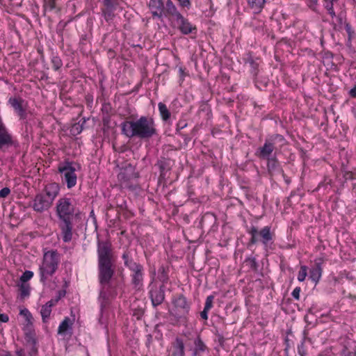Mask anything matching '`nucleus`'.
<instances>
[{
  "label": "nucleus",
  "mask_w": 356,
  "mask_h": 356,
  "mask_svg": "<svg viewBox=\"0 0 356 356\" xmlns=\"http://www.w3.org/2000/svg\"><path fill=\"white\" fill-rule=\"evenodd\" d=\"M103 3L104 6L106 7L105 8H114L112 0H104Z\"/></svg>",
  "instance_id": "nucleus-46"
},
{
  "label": "nucleus",
  "mask_w": 356,
  "mask_h": 356,
  "mask_svg": "<svg viewBox=\"0 0 356 356\" xmlns=\"http://www.w3.org/2000/svg\"><path fill=\"white\" fill-rule=\"evenodd\" d=\"M60 187L56 183L46 185L43 192L35 195L32 204L33 210L37 212H42L49 209L58 195Z\"/></svg>",
  "instance_id": "nucleus-4"
},
{
  "label": "nucleus",
  "mask_w": 356,
  "mask_h": 356,
  "mask_svg": "<svg viewBox=\"0 0 356 356\" xmlns=\"http://www.w3.org/2000/svg\"><path fill=\"white\" fill-rule=\"evenodd\" d=\"M285 181H286V183H289V179H285Z\"/></svg>",
  "instance_id": "nucleus-58"
},
{
  "label": "nucleus",
  "mask_w": 356,
  "mask_h": 356,
  "mask_svg": "<svg viewBox=\"0 0 356 356\" xmlns=\"http://www.w3.org/2000/svg\"><path fill=\"white\" fill-rule=\"evenodd\" d=\"M20 314L22 315L26 321V324H33V316L31 312L26 308L20 310Z\"/></svg>",
  "instance_id": "nucleus-32"
},
{
  "label": "nucleus",
  "mask_w": 356,
  "mask_h": 356,
  "mask_svg": "<svg viewBox=\"0 0 356 356\" xmlns=\"http://www.w3.org/2000/svg\"><path fill=\"white\" fill-rule=\"evenodd\" d=\"M158 108L162 120L165 122L168 121L170 118L171 113L166 105L163 102H159L158 104Z\"/></svg>",
  "instance_id": "nucleus-24"
},
{
  "label": "nucleus",
  "mask_w": 356,
  "mask_h": 356,
  "mask_svg": "<svg viewBox=\"0 0 356 356\" xmlns=\"http://www.w3.org/2000/svg\"><path fill=\"white\" fill-rule=\"evenodd\" d=\"M300 291L301 290L300 287H296L291 293V296H293V298L298 300L300 299Z\"/></svg>",
  "instance_id": "nucleus-43"
},
{
  "label": "nucleus",
  "mask_w": 356,
  "mask_h": 356,
  "mask_svg": "<svg viewBox=\"0 0 356 356\" xmlns=\"http://www.w3.org/2000/svg\"><path fill=\"white\" fill-rule=\"evenodd\" d=\"M38 348L36 346H31L30 350L26 353V356H36Z\"/></svg>",
  "instance_id": "nucleus-45"
},
{
  "label": "nucleus",
  "mask_w": 356,
  "mask_h": 356,
  "mask_svg": "<svg viewBox=\"0 0 356 356\" xmlns=\"http://www.w3.org/2000/svg\"><path fill=\"white\" fill-rule=\"evenodd\" d=\"M129 270L131 271V284L133 289L136 291L141 290L143 286L145 275L143 265L140 264L136 268H131Z\"/></svg>",
  "instance_id": "nucleus-12"
},
{
  "label": "nucleus",
  "mask_w": 356,
  "mask_h": 356,
  "mask_svg": "<svg viewBox=\"0 0 356 356\" xmlns=\"http://www.w3.org/2000/svg\"><path fill=\"white\" fill-rule=\"evenodd\" d=\"M75 170L72 163L69 161L58 166V172L63 175L64 181L68 188H72L76 184L77 177Z\"/></svg>",
  "instance_id": "nucleus-9"
},
{
  "label": "nucleus",
  "mask_w": 356,
  "mask_h": 356,
  "mask_svg": "<svg viewBox=\"0 0 356 356\" xmlns=\"http://www.w3.org/2000/svg\"><path fill=\"white\" fill-rule=\"evenodd\" d=\"M267 161V170L268 173L271 176H274L276 175H282V177L285 179V175L284 171L280 165V163L276 156L266 159Z\"/></svg>",
  "instance_id": "nucleus-16"
},
{
  "label": "nucleus",
  "mask_w": 356,
  "mask_h": 356,
  "mask_svg": "<svg viewBox=\"0 0 356 356\" xmlns=\"http://www.w3.org/2000/svg\"><path fill=\"white\" fill-rule=\"evenodd\" d=\"M318 0H307V6L313 10H316Z\"/></svg>",
  "instance_id": "nucleus-44"
},
{
  "label": "nucleus",
  "mask_w": 356,
  "mask_h": 356,
  "mask_svg": "<svg viewBox=\"0 0 356 356\" xmlns=\"http://www.w3.org/2000/svg\"><path fill=\"white\" fill-rule=\"evenodd\" d=\"M118 177H119V179H120V180H122V179H127V180H128V179H129V178H127V177H126V170H125L124 172H120V173L119 174V175H118Z\"/></svg>",
  "instance_id": "nucleus-51"
},
{
  "label": "nucleus",
  "mask_w": 356,
  "mask_h": 356,
  "mask_svg": "<svg viewBox=\"0 0 356 356\" xmlns=\"http://www.w3.org/2000/svg\"><path fill=\"white\" fill-rule=\"evenodd\" d=\"M149 8L153 18H167L171 26L184 35H188L196 31V27L184 17L171 0H167L165 2L162 0H149Z\"/></svg>",
  "instance_id": "nucleus-2"
},
{
  "label": "nucleus",
  "mask_w": 356,
  "mask_h": 356,
  "mask_svg": "<svg viewBox=\"0 0 356 356\" xmlns=\"http://www.w3.org/2000/svg\"><path fill=\"white\" fill-rule=\"evenodd\" d=\"M172 303L176 309V316L186 321V316L191 308V303L188 302L186 298L179 294L173 299Z\"/></svg>",
  "instance_id": "nucleus-10"
},
{
  "label": "nucleus",
  "mask_w": 356,
  "mask_h": 356,
  "mask_svg": "<svg viewBox=\"0 0 356 356\" xmlns=\"http://www.w3.org/2000/svg\"><path fill=\"white\" fill-rule=\"evenodd\" d=\"M346 31L349 35V38H350L352 34L354 33V31L352 30L351 26L348 23L346 24Z\"/></svg>",
  "instance_id": "nucleus-47"
},
{
  "label": "nucleus",
  "mask_w": 356,
  "mask_h": 356,
  "mask_svg": "<svg viewBox=\"0 0 356 356\" xmlns=\"http://www.w3.org/2000/svg\"><path fill=\"white\" fill-rule=\"evenodd\" d=\"M9 104L20 119H26L27 117V102L20 97H11L8 99Z\"/></svg>",
  "instance_id": "nucleus-13"
},
{
  "label": "nucleus",
  "mask_w": 356,
  "mask_h": 356,
  "mask_svg": "<svg viewBox=\"0 0 356 356\" xmlns=\"http://www.w3.org/2000/svg\"><path fill=\"white\" fill-rule=\"evenodd\" d=\"M157 279L165 286L168 282V268L164 266H161L158 270Z\"/></svg>",
  "instance_id": "nucleus-23"
},
{
  "label": "nucleus",
  "mask_w": 356,
  "mask_h": 356,
  "mask_svg": "<svg viewBox=\"0 0 356 356\" xmlns=\"http://www.w3.org/2000/svg\"><path fill=\"white\" fill-rule=\"evenodd\" d=\"M58 227L60 229L63 241L65 243L71 241L73 235L72 219L59 220Z\"/></svg>",
  "instance_id": "nucleus-15"
},
{
  "label": "nucleus",
  "mask_w": 356,
  "mask_h": 356,
  "mask_svg": "<svg viewBox=\"0 0 356 356\" xmlns=\"http://www.w3.org/2000/svg\"><path fill=\"white\" fill-rule=\"evenodd\" d=\"M248 63L252 68V72L257 74L259 64L251 58L248 59Z\"/></svg>",
  "instance_id": "nucleus-40"
},
{
  "label": "nucleus",
  "mask_w": 356,
  "mask_h": 356,
  "mask_svg": "<svg viewBox=\"0 0 356 356\" xmlns=\"http://www.w3.org/2000/svg\"><path fill=\"white\" fill-rule=\"evenodd\" d=\"M179 74H181V76H184V70L182 67H179Z\"/></svg>",
  "instance_id": "nucleus-56"
},
{
  "label": "nucleus",
  "mask_w": 356,
  "mask_h": 356,
  "mask_svg": "<svg viewBox=\"0 0 356 356\" xmlns=\"http://www.w3.org/2000/svg\"><path fill=\"white\" fill-rule=\"evenodd\" d=\"M332 22L334 23V18L336 19L337 24L334 25V29H337V26H338L339 28H341L343 24H346L345 21V15L343 13H340L338 15H336L332 17Z\"/></svg>",
  "instance_id": "nucleus-30"
},
{
  "label": "nucleus",
  "mask_w": 356,
  "mask_h": 356,
  "mask_svg": "<svg viewBox=\"0 0 356 356\" xmlns=\"http://www.w3.org/2000/svg\"><path fill=\"white\" fill-rule=\"evenodd\" d=\"M10 193V189L5 187L0 190V198H5Z\"/></svg>",
  "instance_id": "nucleus-42"
},
{
  "label": "nucleus",
  "mask_w": 356,
  "mask_h": 356,
  "mask_svg": "<svg viewBox=\"0 0 356 356\" xmlns=\"http://www.w3.org/2000/svg\"><path fill=\"white\" fill-rule=\"evenodd\" d=\"M57 301L58 300H56V301L51 300L48 301L45 305L42 306L40 314L42 316V321L44 323L47 322V319L49 318L51 314V308L55 305V302Z\"/></svg>",
  "instance_id": "nucleus-22"
},
{
  "label": "nucleus",
  "mask_w": 356,
  "mask_h": 356,
  "mask_svg": "<svg viewBox=\"0 0 356 356\" xmlns=\"http://www.w3.org/2000/svg\"><path fill=\"white\" fill-rule=\"evenodd\" d=\"M9 321V317L6 314H0V322L6 323Z\"/></svg>",
  "instance_id": "nucleus-49"
},
{
  "label": "nucleus",
  "mask_w": 356,
  "mask_h": 356,
  "mask_svg": "<svg viewBox=\"0 0 356 356\" xmlns=\"http://www.w3.org/2000/svg\"><path fill=\"white\" fill-rule=\"evenodd\" d=\"M53 69L56 71L58 70L63 66V62L60 58L58 56H53L51 59Z\"/></svg>",
  "instance_id": "nucleus-31"
},
{
  "label": "nucleus",
  "mask_w": 356,
  "mask_h": 356,
  "mask_svg": "<svg viewBox=\"0 0 356 356\" xmlns=\"http://www.w3.org/2000/svg\"><path fill=\"white\" fill-rule=\"evenodd\" d=\"M323 259L318 258L315 260L314 266L310 269L309 273V278L315 283H317L322 275V264Z\"/></svg>",
  "instance_id": "nucleus-17"
},
{
  "label": "nucleus",
  "mask_w": 356,
  "mask_h": 356,
  "mask_svg": "<svg viewBox=\"0 0 356 356\" xmlns=\"http://www.w3.org/2000/svg\"><path fill=\"white\" fill-rule=\"evenodd\" d=\"M149 296L152 306L156 307L161 305L165 300V286H158L156 283L152 282L149 286Z\"/></svg>",
  "instance_id": "nucleus-11"
},
{
  "label": "nucleus",
  "mask_w": 356,
  "mask_h": 356,
  "mask_svg": "<svg viewBox=\"0 0 356 356\" xmlns=\"http://www.w3.org/2000/svg\"><path fill=\"white\" fill-rule=\"evenodd\" d=\"M213 299H214L213 296L211 295V296H207L206 301H205V305H204V309H205L206 310H210L211 309V307H213Z\"/></svg>",
  "instance_id": "nucleus-39"
},
{
  "label": "nucleus",
  "mask_w": 356,
  "mask_h": 356,
  "mask_svg": "<svg viewBox=\"0 0 356 356\" xmlns=\"http://www.w3.org/2000/svg\"><path fill=\"white\" fill-rule=\"evenodd\" d=\"M345 356H356V352H348Z\"/></svg>",
  "instance_id": "nucleus-55"
},
{
  "label": "nucleus",
  "mask_w": 356,
  "mask_h": 356,
  "mask_svg": "<svg viewBox=\"0 0 356 356\" xmlns=\"http://www.w3.org/2000/svg\"><path fill=\"white\" fill-rule=\"evenodd\" d=\"M114 9L115 8H110V9L104 8L102 10L103 15H104V19H106V21L108 22V21L113 19V18L114 17V13H113Z\"/></svg>",
  "instance_id": "nucleus-36"
},
{
  "label": "nucleus",
  "mask_w": 356,
  "mask_h": 356,
  "mask_svg": "<svg viewBox=\"0 0 356 356\" xmlns=\"http://www.w3.org/2000/svg\"><path fill=\"white\" fill-rule=\"evenodd\" d=\"M122 259L124 261V265L129 270L131 268H136L137 266L140 264L134 260L131 250L126 249L122 255Z\"/></svg>",
  "instance_id": "nucleus-20"
},
{
  "label": "nucleus",
  "mask_w": 356,
  "mask_h": 356,
  "mask_svg": "<svg viewBox=\"0 0 356 356\" xmlns=\"http://www.w3.org/2000/svg\"><path fill=\"white\" fill-rule=\"evenodd\" d=\"M184 343L181 338H176L175 341L172 343L168 356H184Z\"/></svg>",
  "instance_id": "nucleus-18"
},
{
  "label": "nucleus",
  "mask_w": 356,
  "mask_h": 356,
  "mask_svg": "<svg viewBox=\"0 0 356 356\" xmlns=\"http://www.w3.org/2000/svg\"><path fill=\"white\" fill-rule=\"evenodd\" d=\"M98 279L101 286L99 301L101 307L108 302L106 289L115 273V257L111 242L108 240L97 241Z\"/></svg>",
  "instance_id": "nucleus-1"
},
{
  "label": "nucleus",
  "mask_w": 356,
  "mask_h": 356,
  "mask_svg": "<svg viewBox=\"0 0 356 356\" xmlns=\"http://www.w3.org/2000/svg\"><path fill=\"white\" fill-rule=\"evenodd\" d=\"M19 296L22 299L29 296L30 295V285L27 283H20L19 285Z\"/></svg>",
  "instance_id": "nucleus-27"
},
{
  "label": "nucleus",
  "mask_w": 356,
  "mask_h": 356,
  "mask_svg": "<svg viewBox=\"0 0 356 356\" xmlns=\"http://www.w3.org/2000/svg\"><path fill=\"white\" fill-rule=\"evenodd\" d=\"M177 1L181 8H186L187 9H189L191 6L190 0H177Z\"/></svg>",
  "instance_id": "nucleus-41"
},
{
  "label": "nucleus",
  "mask_w": 356,
  "mask_h": 356,
  "mask_svg": "<svg viewBox=\"0 0 356 356\" xmlns=\"http://www.w3.org/2000/svg\"><path fill=\"white\" fill-rule=\"evenodd\" d=\"M325 1V8L328 11V13L334 17L335 16V12L334 10V5L336 3L338 0H324Z\"/></svg>",
  "instance_id": "nucleus-29"
},
{
  "label": "nucleus",
  "mask_w": 356,
  "mask_h": 356,
  "mask_svg": "<svg viewBox=\"0 0 356 356\" xmlns=\"http://www.w3.org/2000/svg\"><path fill=\"white\" fill-rule=\"evenodd\" d=\"M195 349L193 356H197L200 353L204 352L207 347L202 339L198 337L194 341Z\"/></svg>",
  "instance_id": "nucleus-25"
},
{
  "label": "nucleus",
  "mask_w": 356,
  "mask_h": 356,
  "mask_svg": "<svg viewBox=\"0 0 356 356\" xmlns=\"http://www.w3.org/2000/svg\"><path fill=\"white\" fill-rule=\"evenodd\" d=\"M44 8L45 10H53L56 8V0H44Z\"/></svg>",
  "instance_id": "nucleus-38"
},
{
  "label": "nucleus",
  "mask_w": 356,
  "mask_h": 356,
  "mask_svg": "<svg viewBox=\"0 0 356 356\" xmlns=\"http://www.w3.org/2000/svg\"><path fill=\"white\" fill-rule=\"evenodd\" d=\"M285 143L286 140L282 135L272 134L266 138L264 145L256 149L254 154L257 158L262 160L273 158V152L275 154Z\"/></svg>",
  "instance_id": "nucleus-5"
},
{
  "label": "nucleus",
  "mask_w": 356,
  "mask_h": 356,
  "mask_svg": "<svg viewBox=\"0 0 356 356\" xmlns=\"http://www.w3.org/2000/svg\"><path fill=\"white\" fill-rule=\"evenodd\" d=\"M120 127L122 134L129 138L149 139L156 134L154 120L149 116H141L136 120H125Z\"/></svg>",
  "instance_id": "nucleus-3"
},
{
  "label": "nucleus",
  "mask_w": 356,
  "mask_h": 356,
  "mask_svg": "<svg viewBox=\"0 0 356 356\" xmlns=\"http://www.w3.org/2000/svg\"><path fill=\"white\" fill-rule=\"evenodd\" d=\"M355 87L356 88V85L355 86Z\"/></svg>",
  "instance_id": "nucleus-59"
},
{
  "label": "nucleus",
  "mask_w": 356,
  "mask_h": 356,
  "mask_svg": "<svg viewBox=\"0 0 356 356\" xmlns=\"http://www.w3.org/2000/svg\"><path fill=\"white\" fill-rule=\"evenodd\" d=\"M17 356H26V353L23 349H19L16 352Z\"/></svg>",
  "instance_id": "nucleus-52"
},
{
  "label": "nucleus",
  "mask_w": 356,
  "mask_h": 356,
  "mask_svg": "<svg viewBox=\"0 0 356 356\" xmlns=\"http://www.w3.org/2000/svg\"><path fill=\"white\" fill-rule=\"evenodd\" d=\"M245 263L252 269L256 271L258 268V264L254 257H248L245 260Z\"/></svg>",
  "instance_id": "nucleus-33"
},
{
  "label": "nucleus",
  "mask_w": 356,
  "mask_h": 356,
  "mask_svg": "<svg viewBox=\"0 0 356 356\" xmlns=\"http://www.w3.org/2000/svg\"><path fill=\"white\" fill-rule=\"evenodd\" d=\"M156 165L159 167L161 177H164L165 172L170 170L169 163L165 159H161L158 161Z\"/></svg>",
  "instance_id": "nucleus-28"
},
{
  "label": "nucleus",
  "mask_w": 356,
  "mask_h": 356,
  "mask_svg": "<svg viewBox=\"0 0 356 356\" xmlns=\"http://www.w3.org/2000/svg\"><path fill=\"white\" fill-rule=\"evenodd\" d=\"M72 327V323L68 317H65V319L60 323L58 326V333L63 334Z\"/></svg>",
  "instance_id": "nucleus-26"
},
{
  "label": "nucleus",
  "mask_w": 356,
  "mask_h": 356,
  "mask_svg": "<svg viewBox=\"0 0 356 356\" xmlns=\"http://www.w3.org/2000/svg\"><path fill=\"white\" fill-rule=\"evenodd\" d=\"M266 0H248V7L254 14L260 13L264 8Z\"/></svg>",
  "instance_id": "nucleus-21"
},
{
  "label": "nucleus",
  "mask_w": 356,
  "mask_h": 356,
  "mask_svg": "<svg viewBox=\"0 0 356 356\" xmlns=\"http://www.w3.org/2000/svg\"><path fill=\"white\" fill-rule=\"evenodd\" d=\"M74 200L69 197L60 198L56 204V213L59 220L72 219L74 213Z\"/></svg>",
  "instance_id": "nucleus-8"
},
{
  "label": "nucleus",
  "mask_w": 356,
  "mask_h": 356,
  "mask_svg": "<svg viewBox=\"0 0 356 356\" xmlns=\"http://www.w3.org/2000/svg\"><path fill=\"white\" fill-rule=\"evenodd\" d=\"M83 130L82 125L79 123L74 124L70 129V132L72 136H76L81 133Z\"/></svg>",
  "instance_id": "nucleus-35"
},
{
  "label": "nucleus",
  "mask_w": 356,
  "mask_h": 356,
  "mask_svg": "<svg viewBox=\"0 0 356 356\" xmlns=\"http://www.w3.org/2000/svg\"><path fill=\"white\" fill-rule=\"evenodd\" d=\"M209 310H206L205 309H203L202 312H200V316L204 320L208 319V312Z\"/></svg>",
  "instance_id": "nucleus-50"
},
{
  "label": "nucleus",
  "mask_w": 356,
  "mask_h": 356,
  "mask_svg": "<svg viewBox=\"0 0 356 356\" xmlns=\"http://www.w3.org/2000/svg\"><path fill=\"white\" fill-rule=\"evenodd\" d=\"M349 95L352 97H356V88L355 86L350 90Z\"/></svg>",
  "instance_id": "nucleus-53"
},
{
  "label": "nucleus",
  "mask_w": 356,
  "mask_h": 356,
  "mask_svg": "<svg viewBox=\"0 0 356 356\" xmlns=\"http://www.w3.org/2000/svg\"><path fill=\"white\" fill-rule=\"evenodd\" d=\"M60 260V254L57 250H49L44 253L42 262L39 268L41 282L44 284L56 273Z\"/></svg>",
  "instance_id": "nucleus-6"
},
{
  "label": "nucleus",
  "mask_w": 356,
  "mask_h": 356,
  "mask_svg": "<svg viewBox=\"0 0 356 356\" xmlns=\"http://www.w3.org/2000/svg\"><path fill=\"white\" fill-rule=\"evenodd\" d=\"M67 25V22H60L58 24V27L64 28Z\"/></svg>",
  "instance_id": "nucleus-54"
},
{
  "label": "nucleus",
  "mask_w": 356,
  "mask_h": 356,
  "mask_svg": "<svg viewBox=\"0 0 356 356\" xmlns=\"http://www.w3.org/2000/svg\"><path fill=\"white\" fill-rule=\"evenodd\" d=\"M247 232L251 236L248 246L261 242L265 248H268L273 243L274 234L270 226H265L259 231L257 227L252 225L247 229Z\"/></svg>",
  "instance_id": "nucleus-7"
},
{
  "label": "nucleus",
  "mask_w": 356,
  "mask_h": 356,
  "mask_svg": "<svg viewBox=\"0 0 356 356\" xmlns=\"http://www.w3.org/2000/svg\"><path fill=\"white\" fill-rule=\"evenodd\" d=\"M187 126V123H186L184 121H179L177 124V129L181 130L184 129Z\"/></svg>",
  "instance_id": "nucleus-48"
},
{
  "label": "nucleus",
  "mask_w": 356,
  "mask_h": 356,
  "mask_svg": "<svg viewBox=\"0 0 356 356\" xmlns=\"http://www.w3.org/2000/svg\"><path fill=\"white\" fill-rule=\"evenodd\" d=\"M352 1H353V3H354L355 5H356V0H352Z\"/></svg>",
  "instance_id": "nucleus-57"
},
{
  "label": "nucleus",
  "mask_w": 356,
  "mask_h": 356,
  "mask_svg": "<svg viewBox=\"0 0 356 356\" xmlns=\"http://www.w3.org/2000/svg\"><path fill=\"white\" fill-rule=\"evenodd\" d=\"M13 145H15L13 138L8 132L0 116V149L8 148Z\"/></svg>",
  "instance_id": "nucleus-14"
},
{
  "label": "nucleus",
  "mask_w": 356,
  "mask_h": 356,
  "mask_svg": "<svg viewBox=\"0 0 356 356\" xmlns=\"http://www.w3.org/2000/svg\"><path fill=\"white\" fill-rule=\"evenodd\" d=\"M33 276V273L31 270H26L23 273L22 276L20 277V282L21 283H26L29 280H30Z\"/></svg>",
  "instance_id": "nucleus-37"
},
{
  "label": "nucleus",
  "mask_w": 356,
  "mask_h": 356,
  "mask_svg": "<svg viewBox=\"0 0 356 356\" xmlns=\"http://www.w3.org/2000/svg\"><path fill=\"white\" fill-rule=\"evenodd\" d=\"M24 332L27 344L31 346H36L37 340L33 324H26L24 327Z\"/></svg>",
  "instance_id": "nucleus-19"
},
{
  "label": "nucleus",
  "mask_w": 356,
  "mask_h": 356,
  "mask_svg": "<svg viewBox=\"0 0 356 356\" xmlns=\"http://www.w3.org/2000/svg\"><path fill=\"white\" fill-rule=\"evenodd\" d=\"M307 275V267L306 266H301L298 275V280L299 282L305 281Z\"/></svg>",
  "instance_id": "nucleus-34"
}]
</instances>
